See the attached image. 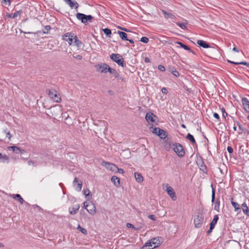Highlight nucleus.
<instances>
[{"mask_svg": "<svg viewBox=\"0 0 249 249\" xmlns=\"http://www.w3.org/2000/svg\"><path fill=\"white\" fill-rule=\"evenodd\" d=\"M73 184L74 186H76L75 188L76 190L78 192L81 191L82 187V183L81 181L79 182L78 179L77 177L74 178V179L73 181Z\"/></svg>", "mask_w": 249, "mask_h": 249, "instance_id": "obj_10", "label": "nucleus"}, {"mask_svg": "<svg viewBox=\"0 0 249 249\" xmlns=\"http://www.w3.org/2000/svg\"><path fill=\"white\" fill-rule=\"evenodd\" d=\"M83 192L87 198H89V197H91V196L90 195V192L89 189L84 190Z\"/></svg>", "mask_w": 249, "mask_h": 249, "instance_id": "obj_40", "label": "nucleus"}, {"mask_svg": "<svg viewBox=\"0 0 249 249\" xmlns=\"http://www.w3.org/2000/svg\"><path fill=\"white\" fill-rule=\"evenodd\" d=\"M242 209L243 213L247 216H249V210L247 204L244 202L242 204Z\"/></svg>", "mask_w": 249, "mask_h": 249, "instance_id": "obj_23", "label": "nucleus"}, {"mask_svg": "<svg viewBox=\"0 0 249 249\" xmlns=\"http://www.w3.org/2000/svg\"><path fill=\"white\" fill-rule=\"evenodd\" d=\"M176 24L178 25L180 28L182 29H185L186 28V25L187 23H180V22H176Z\"/></svg>", "mask_w": 249, "mask_h": 249, "instance_id": "obj_38", "label": "nucleus"}, {"mask_svg": "<svg viewBox=\"0 0 249 249\" xmlns=\"http://www.w3.org/2000/svg\"><path fill=\"white\" fill-rule=\"evenodd\" d=\"M140 41L143 42V43H147L149 41V39L148 37H146V36H142L141 39H140Z\"/></svg>", "mask_w": 249, "mask_h": 249, "instance_id": "obj_42", "label": "nucleus"}, {"mask_svg": "<svg viewBox=\"0 0 249 249\" xmlns=\"http://www.w3.org/2000/svg\"><path fill=\"white\" fill-rule=\"evenodd\" d=\"M206 169V166L204 164V162H202V164L200 165V169L201 170H204Z\"/></svg>", "mask_w": 249, "mask_h": 249, "instance_id": "obj_55", "label": "nucleus"}, {"mask_svg": "<svg viewBox=\"0 0 249 249\" xmlns=\"http://www.w3.org/2000/svg\"><path fill=\"white\" fill-rule=\"evenodd\" d=\"M145 119L147 122L150 124V123H155L158 119V117L152 112H149L146 113L145 115Z\"/></svg>", "mask_w": 249, "mask_h": 249, "instance_id": "obj_7", "label": "nucleus"}, {"mask_svg": "<svg viewBox=\"0 0 249 249\" xmlns=\"http://www.w3.org/2000/svg\"><path fill=\"white\" fill-rule=\"evenodd\" d=\"M152 128H153V130L152 131V133L155 134H156L157 135L158 131H159L160 128H159V127H154V128L152 127Z\"/></svg>", "mask_w": 249, "mask_h": 249, "instance_id": "obj_47", "label": "nucleus"}, {"mask_svg": "<svg viewBox=\"0 0 249 249\" xmlns=\"http://www.w3.org/2000/svg\"><path fill=\"white\" fill-rule=\"evenodd\" d=\"M12 0H3V2L5 4L10 6Z\"/></svg>", "mask_w": 249, "mask_h": 249, "instance_id": "obj_49", "label": "nucleus"}, {"mask_svg": "<svg viewBox=\"0 0 249 249\" xmlns=\"http://www.w3.org/2000/svg\"><path fill=\"white\" fill-rule=\"evenodd\" d=\"M169 71L172 73L176 77H178L179 75V72L173 67H169L168 68Z\"/></svg>", "mask_w": 249, "mask_h": 249, "instance_id": "obj_26", "label": "nucleus"}, {"mask_svg": "<svg viewBox=\"0 0 249 249\" xmlns=\"http://www.w3.org/2000/svg\"><path fill=\"white\" fill-rule=\"evenodd\" d=\"M117 34L123 40H128L127 35L125 32L118 31Z\"/></svg>", "mask_w": 249, "mask_h": 249, "instance_id": "obj_27", "label": "nucleus"}, {"mask_svg": "<svg viewBox=\"0 0 249 249\" xmlns=\"http://www.w3.org/2000/svg\"><path fill=\"white\" fill-rule=\"evenodd\" d=\"M218 219H219L218 215H217V214L215 215L214 216V217H213V220L211 222V223L210 224V226L214 228L215 225L216 224V223L217 222V221L218 220Z\"/></svg>", "mask_w": 249, "mask_h": 249, "instance_id": "obj_29", "label": "nucleus"}, {"mask_svg": "<svg viewBox=\"0 0 249 249\" xmlns=\"http://www.w3.org/2000/svg\"><path fill=\"white\" fill-rule=\"evenodd\" d=\"M204 221V215L201 213H197L195 216L194 223L196 228H200Z\"/></svg>", "mask_w": 249, "mask_h": 249, "instance_id": "obj_5", "label": "nucleus"}, {"mask_svg": "<svg viewBox=\"0 0 249 249\" xmlns=\"http://www.w3.org/2000/svg\"><path fill=\"white\" fill-rule=\"evenodd\" d=\"M38 157H39V159L38 160H29L28 161V164L29 165H32L33 166L36 167L37 165L42 163L43 162V160H42L43 156H42V155H41V154L39 155H38Z\"/></svg>", "mask_w": 249, "mask_h": 249, "instance_id": "obj_8", "label": "nucleus"}, {"mask_svg": "<svg viewBox=\"0 0 249 249\" xmlns=\"http://www.w3.org/2000/svg\"><path fill=\"white\" fill-rule=\"evenodd\" d=\"M220 203L219 199H217L214 204V209L217 212H219Z\"/></svg>", "mask_w": 249, "mask_h": 249, "instance_id": "obj_35", "label": "nucleus"}, {"mask_svg": "<svg viewBox=\"0 0 249 249\" xmlns=\"http://www.w3.org/2000/svg\"><path fill=\"white\" fill-rule=\"evenodd\" d=\"M51 29V27L50 25H46L44 26V29L43 30V33L44 34H48Z\"/></svg>", "mask_w": 249, "mask_h": 249, "instance_id": "obj_37", "label": "nucleus"}, {"mask_svg": "<svg viewBox=\"0 0 249 249\" xmlns=\"http://www.w3.org/2000/svg\"><path fill=\"white\" fill-rule=\"evenodd\" d=\"M105 165L107 168L112 171H116L117 169H118V167L115 164L112 163L106 162Z\"/></svg>", "mask_w": 249, "mask_h": 249, "instance_id": "obj_20", "label": "nucleus"}, {"mask_svg": "<svg viewBox=\"0 0 249 249\" xmlns=\"http://www.w3.org/2000/svg\"><path fill=\"white\" fill-rule=\"evenodd\" d=\"M111 180L116 187L118 188L120 186V180L118 177L113 176L111 177Z\"/></svg>", "mask_w": 249, "mask_h": 249, "instance_id": "obj_14", "label": "nucleus"}, {"mask_svg": "<svg viewBox=\"0 0 249 249\" xmlns=\"http://www.w3.org/2000/svg\"><path fill=\"white\" fill-rule=\"evenodd\" d=\"M221 111L222 112L223 117L225 118V120H226V117L228 116V114L226 112L225 109L224 107H222L221 108Z\"/></svg>", "mask_w": 249, "mask_h": 249, "instance_id": "obj_43", "label": "nucleus"}, {"mask_svg": "<svg viewBox=\"0 0 249 249\" xmlns=\"http://www.w3.org/2000/svg\"><path fill=\"white\" fill-rule=\"evenodd\" d=\"M214 228L213 227H211L210 226V229L209 230L207 231V234H209L210 233H211L213 231V230L214 229Z\"/></svg>", "mask_w": 249, "mask_h": 249, "instance_id": "obj_57", "label": "nucleus"}, {"mask_svg": "<svg viewBox=\"0 0 249 249\" xmlns=\"http://www.w3.org/2000/svg\"><path fill=\"white\" fill-rule=\"evenodd\" d=\"M8 149H12L13 151L16 154H19V151H20V148L15 145L11 146L8 147Z\"/></svg>", "mask_w": 249, "mask_h": 249, "instance_id": "obj_34", "label": "nucleus"}, {"mask_svg": "<svg viewBox=\"0 0 249 249\" xmlns=\"http://www.w3.org/2000/svg\"><path fill=\"white\" fill-rule=\"evenodd\" d=\"M119 28L121 30H123V31H125V32H130V31H129L128 29H126V28H123V27H119Z\"/></svg>", "mask_w": 249, "mask_h": 249, "instance_id": "obj_60", "label": "nucleus"}, {"mask_svg": "<svg viewBox=\"0 0 249 249\" xmlns=\"http://www.w3.org/2000/svg\"><path fill=\"white\" fill-rule=\"evenodd\" d=\"M73 39L74 40V42L75 45L77 47H81V45L82 44V42L81 41H80L78 39V37L76 35H74V36Z\"/></svg>", "mask_w": 249, "mask_h": 249, "instance_id": "obj_33", "label": "nucleus"}, {"mask_svg": "<svg viewBox=\"0 0 249 249\" xmlns=\"http://www.w3.org/2000/svg\"><path fill=\"white\" fill-rule=\"evenodd\" d=\"M103 31L106 35L107 36L110 37V35L111 34V31L109 28H105L103 29Z\"/></svg>", "mask_w": 249, "mask_h": 249, "instance_id": "obj_36", "label": "nucleus"}, {"mask_svg": "<svg viewBox=\"0 0 249 249\" xmlns=\"http://www.w3.org/2000/svg\"><path fill=\"white\" fill-rule=\"evenodd\" d=\"M186 138L189 140L192 144H194L196 143V142L194 136L190 133L187 134V136H186Z\"/></svg>", "mask_w": 249, "mask_h": 249, "instance_id": "obj_30", "label": "nucleus"}, {"mask_svg": "<svg viewBox=\"0 0 249 249\" xmlns=\"http://www.w3.org/2000/svg\"><path fill=\"white\" fill-rule=\"evenodd\" d=\"M158 136H159L161 139H164L167 136V132L163 129L160 128L159 131H158Z\"/></svg>", "mask_w": 249, "mask_h": 249, "instance_id": "obj_19", "label": "nucleus"}, {"mask_svg": "<svg viewBox=\"0 0 249 249\" xmlns=\"http://www.w3.org/2000/svg\"><path fill=\"white\" fill-rule=\"evenodd\" d=\"M197 44L200 46V47L203 48H208L211 47L209 44L206 41L202 40H198L197 41Z\"/></svg>", "mask_w": 249, "mask_h": 249, "instance_id": "obj_15", "label": "nucleus"}, {"mask_svg": "<svg viewBox=\"0 0 249 249\" xmlns=\"http://www.w3.org/2000/svg\"><path fill=\"white\" fill-rule=\"evenodd\" d=\"M84 208L86 209V210H88V208L89 207V203L87 204L86 202H84Z\"/></svg>", "mask_w": 249, "mask_h": 249, "instance_id": "obj_58", "label": "nucleus"}, {"mask_svg": "<svg viewBox=\"0 0 249 249\" xmlns=\"http://www.w3.org/2000/svg\"><path fill=\"white\" fill-rule=\"evenodd\" d=\"M74 36V34L71 33H67L63 36V39L68 41L69 45H71Z\"/></svg>", "mask_w": 249, "mask_h": 249, "instance_id": "obj_9", "label": "nucleus"}, {"mask_svg": "<svg viewBox=\"0 0 249 249\" xmlns=\"http://www.w3.org/2000/svg\"><path fill=\"white\" fill-rule=\"evenodd\" d=\"M162 12L166 18L173 19L175 18V16L171 13L167 12L165 10H162Z\"/></svg>", "mask_w": 249, "mask_h": 249, "instance_id": "obj_28", "label": "nucleus"}, {"mask_svg": "<svg viewBox=\"0 0 249 249\" xmlns=\"http://www.w3.org/2000/svg\"><path fill=\"white\" fill-rule=\"evenodd\" d=\"M77 229L80 231L82 233H83V234H87V230L81 227L79 225H78V227H77Z\"/></svg>", "mask_w": 249, "mask_h": 249, "instance_id": "obj_41", "label": "nucleus"}, {"mask_svg": "<svg viewBox=\"0 0 249 249\" xmlns=\"http://www.w3.org/2000/svg\"><path fill=\"white\" fill-rule=\"evenodd\" d=\"M227 151H228V152H229V153H230V154L232 153H233V150L231 146H228L227 147Z\"/></svg>", "mask_w": 249, "mask_h": 249, "instance_id": "obj_51", "label": "nucleus"}, {"mask_svg": "<svg viewBox=\"0 0 249 249\" xmlns=\"http://www.w3.org/2000/svg\"><path fill=\"white\" fill-rule=\"evenodd\" d=\"M149 245H144L142 248V249H151L150 248L148 247Z\"/></svg>", "mask_w": 249, "mask_h": 249, "instance_id": "obj_64", "label": "nucleus"}, {"mask_svg": "<svg viewBox=\"0 0 249 249\" xmlns=\"http://www.w3.org/2000/svg\"><path fill=\"white\" fill-rule=\"evenodd\" d=\"M213 117H214L215 118H216V119H217L218 121H219V120H220V117H219V116L218 114H217V113H216V112H214V113H213Z\"/></svg>", "mask_w": 249, "mask_h": 249, "instance_id": "obj_54", "label": "nucleus"}, {"mask_svg": "<svg viewBox=\"0 0 249 249\" xmlns=\"http://www.w3.org/2000/svg\"><path fill=\"white\" fill-rule=\"evenodd\" d=\"M108 72H109L110 74H113L115 78L121 79V77L120 76L119 73L115 69L110 67L109 68Z\"/></svg>", "mask_w": 249, "mask_h": 249, "instance_id": "obj_16", "label": "nucleus"}, {"mask_svg": "<svg viewBox=\"0 0 249 249\" xmlns=\"http://www.w3.org/2000/svg\"><path fill=\"white\" fill-rule=\"evenodd\" d=\"M166 191L173 200H176L177 199L176 193L174 189L171 187H168L166 189Z\"/></svg>", "mask_w": 249, "mask_h": 249, "instance_id": "obj_11", "label": "nucleus"}, {"mask_svg": "<svg viewBox=\"0 0 249 249\" xmlns=\"http://www.w3.org/2000/svg\"><path fill=\"white\" fill-rule=\"evenodd\" d=\"M135 179L138 182H142L143 181V177L142 174L138 172L135 173L134 174Z\"/></svg>", "mask_w": 249, "mask_h": 249, "instance_id": "obj_25", "label": "nucleus"}, {"mask_svg": "<svg viewBox=\"0 0 249 249\" xmlns=\"http://www.w3.org/2000/svg\"><path fill=\"white\" fill-rule=\"evenodd\" d=\"M96 71L101 73H107L110 67L106 63H101L95 66Z\"/></svg>", "mask_w": 249, "mask_h": 249, "instance_id": "obj_6", "label": "nucleus"}, {"mask_svg": "<svg viewBox=\"0 0 249 249\" xmlns=\"http://www.w3.org/2000/svg\"><path fill=\"white\" fill-rule=\"evenodd\" d=\"M76 18L82 23L87 25L88 24V21L91 22V20L93 19V17L91 15H86L83 13H77L76 15Z\"/></svg>", "mask_w": 249, "mask_h": 249, "instance_id": "obj_4", "label": "nucleus"}, {"mask_svg": "<svg viewBox=\"0 0 249 249\" xmlns=\"http://www.w3.org/2000/svg\"><path fill=\"white\" fill-rule=\"evenodd\" d=\"M126 227L127 228H134V226L132 224H130V223H127Z\"/></svg>", "mask_w": 249, "mask_h": 249, "instance_id": "obj_61", "label": "nucleus"}, {"mask_svg": "<svg viewBox=\"0 0 249 249\" xmlns=\"http://www.w3.org/2000/svg\"><path fill=\"white\" fill-rule=\"evenodd\" d=\"M242 103L244 107V109L248 113H249V101L248 99L244 97L242 99Z\"/></svg>", "mask_w": 249, "mask_h": 249, "instance_id": "obj_12", "label": "nucleus"}, {"mask_svg": "<svg viewBox=\"0 0 249 249\" xmlns=\"http://www.w3.org/2000/svg\"><path fill=\"white\" fill-rule=\"evenodd\" d=\"M172 148L173 147V146L172 145V143H169V144H167V143H166L165 145V149L167 150V151H169V150L171 148Z\"/></svg>", "mask_w": 249, "mask_h": 249, "instance_id": "obj_44", "label": "nucleus"}, {"mask_svg": "<svg viewBox=\"0 0 249 249\" xmlns=\"http://www.w3.org/2000/svg\"><path fill=\"white\" fill-rule=\"evenodd\" d=\"M22 13V10H19L18 11H17L16 12H15L14 14H11V13H7L6 14V17L7 18H15L18 17V16Z\"/></svg>", "mask_w": 249, "mask_h": 249, "instance_id": "obj_18", "label": "nucleus"}, {"mask_svg": "<svg viewBox=\"0 0 249 249\" xmlns=\"http://www.w3.org/2000/svg\"><path fill=\"white\" fill-rule=\"evenodd\" d=\"M161 91L163 93L166 94L168 93L167 89L165 88H162L161 89Z\"/></svg>", "mask_w": 249, "mask_h": 249, "instance_id": "obj_56", "label": "nucleus"}, {"mask_svg": "<svg viewBox=\"0 0 249 249\" xmlns=\"http://www.w3.org/2000/svg\"><path fill=\"white\" fill-rule=\"evenodd\" d=\"M110 58L118 65L124 68L126 65L123 56L119 54L112 53L110 55Z\"/></svg>", "mask_w": 249, "mask_h": 249, "instance_id": "obj_3", "label": "nucleus"}, {"mask_svg": "<svg viewBox=\"0 0 249 249\" xmlns=\"http://www.w3.org/2000/svg\"><path fill=\"white\" fill-rule=\"evenodd\" d=\"M212 190V202H213L215 199V189L213 187V184L211 185Z\"/></svg>", "mask_w": 249, "mask_h": 249, "instance_id": "obj_39", "label": "nucleus"}, {"mask_svg": "<svg viewBox=\"0 0 249 249\" xmlns=\"http://www.w3.org/2000/svg\"><path fill=\"white\" fill-rule=\"evenodd\" d=\"M73 57L77 59H78V60H81L82 58V55H81L80 54H75L74 53L73 54Z\"/></svg>", "mask_w": 249, "mask_h": 249, "instance_id": "obj_48", "label": "nucleus"}, {"mask_svg": "<svg viewBox=\"0 0 249 249\" xmlns=\"http://www.w3.org/2000/svg\"><path fill=\"white\" fill-rule=\"evenodd\" d=\"M47 92L50 98L52 99L54 102L56 103H60L61 101V98L60 94L55 89H47Z\"/></svg>", "mask_w": 249, "mask_h": 249, "instance_id": "obj_2", "label": "nucleus"}, {"mask_svg": "<svg viewBox=\"0 0 249 249\" xmlns=\"http://www.w3.org/2000/svg\"><path fill=\"white\" fill-rule=\"evenodd\" d=\"M12 197L14 198L15 199L19 201L21 204L25 203L27 205H29L27 202H25L23 200V199L21 197L19 194H17L15 195H13Z\"/></svg>", "mask_w": 249, "mask_h": 249, "instance_id": "obj_17", "label": "nucleus"}, {"mask_svg": "<svg viewBox=\"0 0 249 249\" xmlns=\"http://www.w3.org/2000/svg\"><path fill=\"white\" fill-rule=\"evenodd\" d=\"M231 205L234 208V211L235 212H238L239 210H240L241 208L240 205L238 203L233 201V198L232 197L231 198Z\"/></svg>", "mask_w": 249, "mask_h": 249, "instance_id": "obj_22", "label": "nucleus"}, {"mask_svg": "<svg viewBox=\"0 0 249 249\" xmlns=\"http://www.w3.org/2000/svg\"><path fill=\"white\" fill-rule=\"evenodd\" d=\"M4 132L6 134V137H8V139L10 140L12 137V135L10 134L9 131H7V130H4Z\"/></svg>", "mask_w": 249, "mask_h": 249, "instance_id": "obj_46", "label": "nucleus"}, {"mask_svg": "<svg viewBox=\"0 0 249 249\" xmlns=\"http://www.w3.org/2000/svg\"><path fill=\"white\" fill-rule=\"evenodd\" d=\"M2 159H3L2 162H3L5 161H6L7 162H9V158L6 155H3V158H2Z\"/></svg>", "mask_w": 249, "mask_h": 249, "instance_id": "obj_50", "label": "nucleus"}, {"mask_svg": "<svg viewBox=\"0 0 249 249\" xmlns=\"http://www.w3.org/2000/svg\"><path fill=\"white\" fill-rule=\"evenodd\" d=\"M172 145L173 146V150L179 157L182 158L184 156L185 151L183 146L181 144L172 142Z\"/></svg>", "mask_w": 249, "mask_h": 249, "instance_id": "obj_1", "label": "nucleus"}, {"mask_svg": "<svg viewBox=\"0 0 249 249\" xmlns=\"http://www.w3.org/2000/svg\"><path fill=\"white\" fill-rule=\"evenodd\" d=\"M69 6L71 7V9L73 8L74 7L77 9L78 7L79 4L77 3V2L75 0L72 1L71 0L68 4Z\"/></svg>", "mask_w": 249, "mask_h": 249, "instance_id": "obj_31", "label": "nucleus"}, {"mask_svg": "<svg viewBox=\"0 0 249 249\" xmlns=\"http://www.w3.org/2000/svg\"><path fill=\"white\" fill-rule=\"evenodd\" d=\"M158 69L160 71H165V68L164 67V66L162 65H159L158 67Z\"/></svg>", "mask_w": 249, "mask_h": 249, "instance_id": "obj_45", "label": "nucleus"}, {"mask_svg": "<svg viewBox=\"0 0 249 249\" xmlns=\"http://www.w3.org/2000/svg\"><path fill=\"white\" fill-rule=\"evenodd\" d=\"M176 44H178L180 45V47L181 48H183L184 49H185V50H187V51H191V48L190 47H189L188 46L183 44V43L181 42H179V41H177L175 42Z\"/></svg>", "mask_w": 249, "mask_h": 249, "instance_id": "obj_32", "label": "nucleus"}, {"mask_svg": "<svg viewBox=\"0 0 249 249\" xmlns=\"http://www.w3.org/2000/svg\"><path fill=\"white\" fill-rule=\"evenodd\" d=\"M148 217L152 220L153 221H155L156 219V217L154 215H153V214H151V215H149L148 216Z\"/></svg>", "mask_w": 249, "mask_h": 249, "instance_id": "obj_53", "label": "nucleus"}, {"mask_svg": "<svg viewBox=\"0 0 249 249\" xmlns=\"http://www.w3.org/2000/svg\"><path fill=\"white\" fill-rule=\"evenodd\" d=\"M79 208L80 206L78 204L76 205L75 207L70 208L69 210L70 213L71 214H74L78 212Z\"/></svg>", "mask_w": 249, "mask_h": 249, "instance_id": "obj_21", "label": "nucleus"}, {"mask_svg": "<svg viewBox=\"0 0 249 249\" xmlns=\"http://www.w3.org/2000/svg\"><path fill=\"white\" fill-rule=\"evenodd\" d=\"M149 245V246H148V247H149V248L151 247V248H150L151 249H153L152 248L153 247V245H152V244H151V242L150 240V241H147V242L145 244V245Z\"/></svg>", "mask_w": 249, "mask_h": 249, "instance_id": "obj_52", "label": "nucleus"}, {"mask_svg": "<svg viewBox=\"0 0 249 249\" xmlns=\"http://www.w3.org/2000/svg\"><path fill=\"white\" fill-rule=\"evenodd\" d=\"M242 65H245L247 67H248V68H249V63H247V62H242Z\"/></svg>", "mask_w": 249, "mask_h": 249, "instance_id": "obj_62", "label": "nucleus"}, {"mask_svg": "<svg viewBox=\"0 0 249 249\" xmlns=\"http://www.w3.org/2000/svg\"><path fill=\"white\" fill-rule=\"evenodd\" d=\"M144 62L145 63H149L150 62V59L148 57H145L144 58Z\"/></svg>", "mask_w": 249, "mask_h": 249, "instance_id": "obj_63", "label": "nucleus"}, {"mask_svg": "<svg viewBox=\"0 0 249 249\" xmlns=\"http://www.w3.org/2000/svg\"><path fill=\"white\" fill-rule=\"evenodd\" d=\"M90 214L94 215L96 213V207L93 203H89V207L87 210Z\"/></svg>", "mask_w": 249, "mask_h": 249, "instance_id": "obj_13", "label": "nucleus"}, {"mask_svg": "<svg viewBox=\"0 0 249 249\" xmlns=\"http://www.w3.org/2000/svg\"><path fill=\"white\" fill-rule=\"evenodd\" d=\"M151 244L153 246V247L152 248H155L159 245L160 244V241L159 240V239L158 238H153L150 240Z\"/></svg>", "mask_w": 249, "mask_h": 249, "instance_id": "obj_24", "label": "nucleus"}, {"mask_svg": "<svg viewBox=\"0 0 249 249\" xmlns=\"http://www.w3.org/2000/svg\"><path fill=\"white\" fill-rule=\"evenodd\" d=\"M117 170L118 173L123 174L124 173V171L123 169L121 168H118L117 169Z\"/></svg>", "mask_w": 249, "mask_h": 249, "instance_id": "obj_59", "label": "nucleus"}]
</instances>
